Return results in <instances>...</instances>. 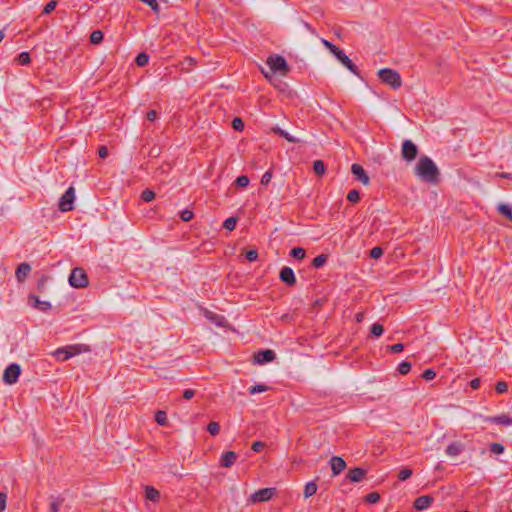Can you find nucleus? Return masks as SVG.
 <instances>
[{"instance_id":"nucleus-1","label":"nucleus","mask_w":512,"mask_h":512,"mask_svg":"<svg viewBox=\"0 0 512 512\" xmlns=\"http://www.w3.org/2000/svg\"><path fill=\"white\" fill-rule=\"evenodd\" d=\"M414 174L423 182L437 184L440 180V170L428 156L422 155L414 168Z\"/></svg>"},{"instance_id":"nucleus-2","label":"nucleus","mask_w":512,"mask_h":512,"mask_svg":"<svg viewBox=\"0 0 512 512\" xmlns=\"http://www.w3.org/2000/svg\"><path fill=\"white\" fill-rule=\"evenodd\" d=\"M266 64L270 69V73L265 72L263 69L261 71L265 78L267 79H270L271 76L275 73H279L282 76H286L290 70L286 59L278 54L270 55L266 60Z\"/></svg>"},{"instance_id":"nucleus-3","label":"nucleus","mask_w":512,"mask_h":512,"mask_svg":"<svg viewBox=\"0 0 512 512\" xmlns=\"http://www.w3.org/2000/svg\"><path fill=\"white\" fill-rule=\"evenodd\" d=\"M90 351V348L88 345L86 344H75V345H68V346H65V347H62V348H58L55 352H54V355L56 356V358L60 361H66L68 359H70L71 357L75 356V355H78V354H81V353H85V352H89Z\"/></svg>"},{"instance_id":"nucleus-4","label":"nucleus","mask_w":512,"mask_h":512,"mask_svg":"<svg viewBox=\"0 0 512 512\" xmlns=\"http://www.w3.org/2000/svg\"><path fill=\"white\" fill-rule=\"evenodd\" d=\"M378 77L382 83L390 86L393 90H397L402 86L400 74L390 68H382L378 71Z\"/></svg>"},{"instance_id":"nucleus-5","label":"nucleus","mask_w":512,"mask_h":512,"mask_svg":"<svg viewBox=\"0 0 512 512\" xmlns=\"http://www.w3.org/2000/svg\"><path fill=\"white\" fill-rule=\"evenodd\" d=\"M69 284L73 288H85L88 286V276L83 268L76 267L74 268L69 276Z\"/></svg>"},{"instance_id":"nucleus-6","label":"nucleus","mask_w":512,"mask_h":512,"mask_svg":"<svg viewBox=\"0 0 512 512\" xmlns=\"http://www.w3.org/2000/svg\"><path fill=\"white\" fill-rule=\"evenodd\" d=\"M419 149L415 143L406 139L402 142L401 156L407 162H412L416 159Z\"/></svg>"},{"instance_id":"nucleus-7","label":"nucleus","mask_w":512,"mask_h":512,"mask_svg":"<svg viewBox=\"0 0 512 512\" xmlns=\"http://www.w3.org/2000/svg\"><path fill=\"white\" fill-rule=\"evenodd\" d=\"M21 374V368L18 364L12 363L6 367L3 373V382L7 385H13L18 381Z\"/></svg>"},{"instance_id":"nucleus-8","label":"nucleus","mask_w":512,"mask_h":512,"mask_svg":"<svg viewBox=\"0 0 512 512\" xmlns=\"http://www.w3.org/2000/svg\"><path fill=\"white\" fill-rule=\"evenodd\" d=\"M74 199H75V190L73 187H69L59 200V204H58L59 210L61 212L71 211L73 209Z\"/></svg>"},{"instance_id":"nucleus-9","label":"nucleus","mask_w":512,"mask_h":512,"mask_svg":"<svg viewBox=\"0 0 512 512\" xmlns=\"http://www.w3.org/2000/svg\"><path fill=\"white\" fill-rule=\"evenodd\" d=\"M337 60L345 66L351 73H353L356 76H359V69L358 67L351 61V59L344 53L343 50H341L339 47L337 50H335L332 53Z\"/></svg>"},{"instance_id":"nucleus-10","label":"nucleus","mask_w":512,"mask_h":512,"mask_svg":"<svg viewBox=\"0 0 512 512\" xmlns=\"http://www.w3.org/2000/svg\"><path fill=\"white\" fill-rule=\"evenodd\" d=\"M279 279L289 287L294 286L297 282L293 269L288 266H284L280 270Z\"/></svg>"},{"instance_id":"nucleus-11","label":"nucleus","mask_w":512,"mask_h":512,"mask_svg":"<svg viewBox=\"0 0 512 512\" xmlns=\"http://www.w3.org/2000/svg\"><path fill=\"white\" fill-rule=\"evenodd\" d=\"M275 493L274 488H262L251 495L253 502H264L272 498Z\"/></svg>"},{"instance_id":"nucleus-12","label":"nucleus","mask_w":512,"mask_h":512,"mask_svg":"<svg viewBox=\"0 0 512 512\" xmlns=\"http://www.w3.org/2000/svg\"><path fill=\"white\" fill-rule=\"evenodd\" d=\"M367 474V470L361 468V467H354L351 468L348 473L346 474V480L352 482V483H358L361 482Z\"/></svg>"},{"instance_id":"nucleus-13","label":"nucleus","mask_w":512,"mask_h":512,"mask_svg":"<svg viewBox=\"0 0 512 512\" xmlns=\"http://www.w3.org/2000/svg\"><path fill=\"white\" fill-rule=\"evenodd\" d=\"M276 357V354L273 350H261V351H258L257 353H255L254 355V360L256 363L258 364H266L268 362H271L275 359Z\"/></svg>"},{"instance_id":"nucleus-14","label":"nucleus","mask_w":512,"mask_h":512,"mask_svg":"<svg viewBox=\"0 0 512 512\" xmlns=\"http://www.w3.org/2000/svg\"><path fill=\"white\" fill-rule=\"evenodd\" d=\"M28 303L33 306L35 309L40 311H49L51 309V303L48 301L40 300L36 295L30 294L28 296Z\"/></svg>"},{"instance_id":"nucleus-15","label":"nucleus","mask_w":512,"mask_h":512,"mask_svg":"<svg viewBox=\"0 0 512 512\" xmlns=\"http://www.w3.org/2000/svg\"><path fill=\"white\" fill-rule=\"evenodd\" d=\"M351 172L356 177V179L359 180L362 184H364V185L369 184V181H370L369 176L367 175L366 171L364 170V168L361 165H359L357 163L352 164Z\"/></svg>"},{"instance_id":"nucleus-16","label":"nucleus","mask_w":512,"mask_h":512,"mask_svg":"<svg viewBox=\"0 0 512 512\" xmlns=\"http://www.w3.org/2000/svg\"><path fill=\"white\" fill-rule=\"evenodd\" d=\"M330 466L333 475L336 476L339 475L346 468V462L341 457L333 456L330 459Z\"/></svg>"},{"instance_id":"nucleus-17","label":"nucleus","mask_w":512,"mask_h":512,"mask_svg":"<svg viewBox=\"0 0 512 512\" xmlns=\"http://www.w3.org/2000/svg\"><path fill=\"white\" fill-rule=\"evenodd\" d=\"M433 501V497L429 495H423L415 499L413 506L416 510L422 511L429 508Z\"/></svg>"},{"instance_id":"nucleus-18","label":"nucleus","mask_w":512,"mask_h":512,"mask_svg":"<svg viewBox=\"0 0 512 512\" xmlns=\"http://www.w3.org/2000/svg\"><path fill=\"white\" fill-rule=\"evenodd\" d=\"M237 454L234 451H227L221 455L220 466L230 468L237 460Z\"/></svg>"},{"instance_id":"nucleus-19","label":"nucleus","mask_w":512,"mask_h":512,"mask_svg":"<svg viewBox=\"0 0 512 512\" xmlns=\"http://www.w3.org/2000/svg\"><path fill=\"white\" fill-rule=\"evenodd\" d=\"M31 271V266L30 264L24 262V263H21L17 269H16V272H15V276H16V279L18 282H24V280L26 279V277L29 275Z\"/></svg>"},{"instance_id":"nucleus-20","label":"nucleus","mask_w":512,"mask_h":512,"mask_svg":"<svg viewBox=\"0 0 512 512\" xmlns=\"http://www.w3.org/2000/svg\"><path fill=\"white\" fill-rule=\"evenodd\" d=\"M486 422L495 423L503 426H510L512 425V418L506 414L498 415V416H492L487 417L485 419Z\"/></svg>"},{"instance_id":"nucleus-21","label":"nucleus","mask_w":512,"mask_h":512,"mask_svg":"<svg viewBox=\"0 0 512 512\" xmlns=\"http://www.w3.org/2000/svg\"><path fill=\"white\" fill-rule=\"evenodd\" d=\"M463 451V445L459 442H452L446 448V454L448 456H458Z\"/></svg>"},{"instance_id":"nucleus-22","label":"nucleus","mask_w":512,"mask_h":512,"mask_svg":"<svg viewBox=\"0 0 512 512\" xmlns=\"http://www.w3.org/2000/svg\"><path fill=\"white\" fill-rule=\"evenodd\" d=\"M272 131L275 134H277L278 136L285 138L290 143H298L299 142V139H297L294 136L290 135L288 132H286L285 130H283L280 127H274V128H272Z\"/></svg>"},{"instance_id":"nucleus-23","label":"nucleus","mask_w":512,"mask_h":512,"mask_svg":"<svg viewBox=\"0 0 512 512\" xmlns=\"http://www.w3.org/2000/svg\"><path fill=\"white\" fill-rule=\"evenodd\" d=\"M317 489H318V486L315 481L307 482L304 486V491H303L304 497L309 498V497L315 495L317 492Z\"/></svg>"},{"instance_id":"nucleus-24","label":"nucleus","mask_w":512,"mask_h":512,"mask_svg":"<svg viewBox=\"0 0 512 512\" xmlns=\"http://www.w3.org/2000/svg\"><path fill=\"white\" fill-rule=\"evenodd\" d=\"M145 497L146 499L156 502L159 500L160 493L154 487L146 486L145 487Z\"/></svg>"},{"instance_id":"nucleus-25","label":"nucleus","mask_w":512,"mask_h":512,"mask_svg":"<svg viewBox=\"0 0 512 512\" xmlns=\"http://www.w3.org/2000/svg\"><path fill=\"white\" fill-rule=\"evenodd\" d=\"M206 317L210 321L214 322L217 326H223V324L225 322V317L224 316L215 314L213 312L207 311L206 312Z\"/></svg>"},{"instance_id":"nucleus-26","label":"nucleus","mask_w":512,"mask_h":512,"mask_svg":"<svg viewBox=\"0 0 512 512\" xmlns=\"http://www.w3.org/2000/svg\"><path fill=\"white\" fill-rule=\"evenodd\" d=\"M155 421L160 426H165L168 423L167 414L165 411L159 410L155 413Z\"/></svg>"},{"instance_id":"nucleus-27","label":"nucleus","mask_w":512,"mask_h":512,"mask_svg":"<svg viewBox=\"0 0 512 512\" xmlns=\"http://www.w3.org/2000/svg\"><path fill=\"white\" fill-rule=\"evenodd\" d=\"M328 256L325 254L318 255L312 260V266L316 269L321 268L327 262Z\"/></svg>"},{"instance_id":"nucleus-28","label":"nucleus","mask_w":512,"mask_h":512,"mask_svg":"<svg viewBox=\"0 0 512 512\" xmlns=\"http://www.w3.org/2000/svg\"><path fill=\"white\" fill-rule=\"evenodd\" d=\"M291 257L302 260L306 256V251L301 247H295L290 251Z\"/></svg>"},{"instance_id":"nucleus-29","label":"nucleus","mask_w":512,"mask_h":512,"mask_svg":"<svg viewBox=\"0 0 512 512\" xmlns=\"http://www.w3.org/2000/svg\"><path fill=\"white\" fill-rule=\"evenodd\" d=\"M63 502L64 499L61 497L53 498L50 503L49 512H58Z\"/></svg>"},{"instance_id":"nucleus-30","label":"nucleus","mask_w":512,"mask_h":512,"mask_svg":"<svg viewBox=\"0 0 512 512\" xmlns=\"http://www.w3.org/2000/svg\"><path fill=\"white\" fill-rule=\"evenodd\" d=\"M384 332V328L382 324L374 323L370 328V334L373 337H380Z\"/></svg>"},{"instance_id":"nucleus-31","label":"nucleus","mask_w":512,"mask_h":512,"mask_svg":"<svg viewBox=\"0 0 512 512\" xmlns=\"http://www.w3.org/2000/svg\"><path fill=\"white\" fill-rule=\"evenodd\" d=\"M103 41V32L95 30L90 35V42L92 44H100Z\"/></svg>"},{"instance_id":"nucleus-32","label":"nucleus","mask_w":512,"mask_h":512,"mask_svg":"<svg viewBox=\"0 0 512 512\" xmlns=\"http://www.w3.org/2000/svg\"><path fill=\"white\" fill-rule=\"evenodd\" d=\"M135 62L139 67H144L149 62V56L144 52L139 53L135 59Z\"/></svg>"},{"instance_id":"nucleus-33","label":"nucleus","mask_w":512,"mask_h":512,"mask_svg":"<svg viewBox=\"0 0 512 512\" xmlns=\"http://www.w3.org/2000/svg\"><path fill=\"white\" fill-rule=\"evenodd\" d=\"M313 170L316 175H323L325 173V164L322 160H316L313 164Z\"/></svg>"},{"instance_id":"nucleus-34","label":"nucleus","mask_w":512,"mask_h":512,"mask_svg":"<svg viewBox=\"0 0 512 512\" xmlns=\"http://www.w3.org/2000/svg\"><path fill=\"white\" fill-rule=\"evenodd\" d=\"M269 389V387L267 385H264V384H256L252 387L249 388V393L251 395H254L256 393H262V392H266L267 390Z\"/></svg>"},{"instance_id":"nucleus-35","label":"nucleus","mask_w":512,"mask_h":512,"mask_svg":"<svg viewBox=\"0 0 512 512\" xmlns=\"http://www.w3.org/2000/svg\"><path fill=\"white\" fill-rule=\"evenodd\" d=\"M411 370V363L408 362V361H402L399 365H398V372L401 374V375H406L410 372Z\"/></svg>"},{"instance_id":"nucleus-36","label":"nucleus","mask_w":512,"mask_h":512,"mask_svg":"<svg viewBox=\"0 0 512 512\" xmlns=\"http://www.w3.org/2000/svg\"><path fill=\"white\" fill-rule=\"evenodd\" d=\"M17 62L20 65H28L31 62L30 54L28 52H22L17 57Z\"/></svg>"},{"instance_id":"nucleus-37","label":"nucleus","mask_w":512,"mask_h":512,"mask_svg":"<svg viewBox=\"0 0 512 512\" xmlns=\"http://www.w3.org/2000/svg\"><path fill=\"white\" fill-rule=\"evenodd\" d=\"M236 223L237 219L235 217H229L224 221L223 227L228 231H233L236 227Z\"/></svg>"},{"instance_id":"nucleus-38","label":"nucleus","mask_w":512,"mask_h":512,"mask_svg":"<svg viewBox=\"0 0 512 512\" xmlns=\"http://www.w3.org/2000/svg\"><path fill=\"white\" fill-rule=\"evenodd\" d=\"M234 183L237 187L245 188L249 185V178L245 175H241L236 178Z\"/></svg>"},{"instance_id":"nucleus-39","label":"nucleus","mask_w":512,"mask_h":512,"mask_svg":"<svg viewBox=\"0 0 512 512\" xmlns=\"http://www.w3.org/2000/svg\"><path fill=\"white\" fill-rule=\"evenodd\" d=\"M154 198H155V193H154V191H152V190H150V189H145V190L141 193V199H142L144 202H150V201H152Z\"/></svg>"},{"instance_id":"nucleus-40","label":"nucleus","mask_w":512,"mask_h":512,"mask_svg":"<svg viewBox=\"0 0 512 512\" xmlns=\"http://www.w3.org/2000/svg\"><path fill=\"white\" fill-rule=\"evenodd\" d=\"M207 431L212 435L216 436L220 431V426L217 422H210L207 426Z\"/></svg>"},{"instance_id":"nucleus-41","label":"nucleus","mask_w":512,"mask_h":512,"mask_svg":"<svg viewBox=\"0 0 512 512\" xmlns=\"http://www.w3.org/2000/svg\"><path fill=\"white\" fill-rule=\"evenodd\" d=\"M411 475H412V470L409 468H404L399 471L398 479L400 481H405V480L409 479L411 477Z\"/></svg>"},{"instance_id":"nucleus-42","label":"nucleus","mask_w":512,"mask_h":512,"mask_svg":"<svg viewBox=\"0 0 512 512\" xmlns=\"http://www.w3.org/2000/svg\"><path fill=\"white\" fill-rule=\"evenodd\" d=\"M380 495L376 492L370 493L365 496V502L368 504H375L379 501Z\"/></svg>"},{"instance_id":"nucleus-43","label":"nucleus","mask_w":512,"mask_h":512,"mask_svg":"<svg viewBox=\"0 0 512 512\" xmlns=\"http://www.w3.org/2000/svg\"><path fill=\"white\" fill-rule=\"evenodd\" d=\"M360 199V194H359V191L353 189L351 191H349L348 195H347V200L352 202V203H356L358 202Z\"/></svg>"},{"instance_id":"nucleus-44","label":"nucleus","mask_w":512,"mask_h":512,"mask_svg":"<svg viewBox=\"0 0 512 512\" xmlns=\"http://www.w3.org/2000/svg\"><path fill=\"white\" fill-rule=\"evenodd\" d=\"M421 377L426 381H430L436 377V372L433 369H426L421 374Z\"/></svg>"},{"instance_id":"nucleus-45","label":"nucleus","mask_w":512,"mask_h":512,"mask_svg":"<svg viewBox=\"0 0 512 512\" xmlns=\"http://www.w3.org/2000/svg\"><path fill=\"white\" fill-rule=\"evenodd\" d=\"M193 217H194L193 212L188 209H185V210L181 211V213H180V218L184 222H188V221L192 220Z\"/></svg>"},{"instance_id":"nucleus-46","label":"nucleus","mask_w":512,"mask_h":512,"mask_svg":"<svg viewBox=\"0 0 512 512\" xmlns=\"http://www.w3.org/2000/svg\"><path fill=\"white\" fill-rule=\"evenodd\" d=\"M49 277L46 275H42L37 281V289L39 292H43L48 281Z\"/></svg>"},{"instance_id":"nucleus-47","label":"nucleus","mask_w":512,"mask_h":512,"mask_svg":"<svg viewBox=\"0 0 512 512\" xmlns=\"http://www.w3.org/2000/svg\"><path fill=\"white\" fill-rule=\"evenodd\" d=\"M141 2L147 4L154 12L159 13L160 6L157 0H140Z\"/></svg>"},{"instance_id":"nucleus-48","label":"nucleus","mask_w":512,"mask_h":512,"mask_svg":"<svg viewBox=\"0 0 512 512\" xmlns=\"http://www.w3.org/2000/svg\"><path fill=\"white\" fill-rule=\"evenodd\" d=\"M495 390L499 394L506 393L508 390V385L505 381H499L496 383Z\"/></svg>"},{"instance_id":"nucleus-49","label":"nucleus","mask_w":512,"mask_h":512,"mask_svg":"<svg viewBox=\"0 0 512 512\" xmlns=\"http://www.w3.org/2000/svg\"><path fill=\"white\" fill-rule=\"evenodd\" d=\"M490 451L494 454H502L504 452V446L500 443H492L490 445Z\"/></svg>"},{"instance_id":"nucleus-50","label":"nucleus","mask_w":512,"mask_h":512,"mask_svg":"<svg viewBox=\"0 0 512 512\" xmlns=\"http://www.w3.org/2000/svg\"><path fill=\"white\" fill-rule=\"evenodd\" d=\"M383 255V249L376 246L370 250V257L373 259H379Z\"/></svg>"},{"instance_id":"nucleus-51","label":"nucleus","mask_w":512,"mask_h":512,"mask_svg":"<svg viewBox=\"0 0 512 512\" xmlns=\"http://www.w3.org/2000/svg\"><path fill=\"white\" fill-rule=\"evenodd\" d=\"M232 127L236 130V131H242L244 129V122L242 121L241 118H234L233 121H232Z\"/></svg>"},{"instance_id":"nucleus-52","label":"nucleus","mask_w":512,"mask_h":512,"mask_svg":"<svg viewBox=\"0 0 512 512\" xmlns=\"http://www.w3.org/2000/svg\"><path fill=\"white\" fill-rule=\"evenodd\" d=\"M57 6V2L55 0H51L48 2L43 9V14H50Z\"/></svg>"},{"instance_id":"nucleus-53","label":"nucleus","mask_w":512,"mask_h":512,"mask_svg":"<svg viewBox=\"0 0 512 512\" xmlns=\"http://www.w3.org/2000/svg\"><path fill=\"white\" fill-rule=\"evenodd\" d=\"M499 211L505 215L507 218H509L510 220H512V209L507 206V205H501L499 207Z\"/></svg>"},{"instance_id":"nucleus-54","label":"nucleus","mask_w":512,"mask_h":512,"mask_svg":"<svg viewBox=\"0 0 512 512\" xmlns=\"http://www.w3.org/2000/svg\"><path fill=\"white\" fill-rule=\"evenodd\" d=\"M246 259L249 261V262H254L258 259V252L257 250H249L246 252Z\"/></svg>"},{"instance_id":"nucleus-55","label":"nucleus","mask_w":512,"mask_h":512,"mask_svg":"<svg viewBox=\"0 0 512 512\" xmlns=\"http://www.w3.org/2000/svg\"><path fill=\"white\" fill-rule=\"evenodd\" d=\"M272 179V172L270 170L266 171L262 178H261V184L262 185H268Z\"/></svg>"},{"instance_id":"nucleus-56","label":"nucleus","mask_w":512,"mask_h":512,"mask_svg":"<svg viewBox=\"0 0 512 512\" xmlns=\"http://www.w3.org/2000/svg\"><path fill=\"white\" fill-rule=\"evenodd\" d=\"M321 42L331 53H333L338 48L336 45L326 39H322Z\"/></svg>"},{"instance_id":"nucleus-57","label":"nucleus","mask_w":512,"mask_h":512,"mask_svg":"<svg viewBox=\"0 0 512 512\" xmlns=\"http://www.w3.org/2000/svg\"><path fill=\"white\" fill-rule=\"evenodd\" d=\"M7 494L0 492V512H3L6 508Z\"/></svg>"},{"instance_id":"nucleus-58","label":"nucleus","mask_w":512,"mask_h":512,"mask_svg":"<svg viewBox=\"0 0 512 512\" xmlns=\"http://www.w3.org/2000/svg\"><path fill=\"white\" fill-rule=\"evenodd\" d=\"M390 351H392L393 353H400L403 351L404 349V345L402 343H396L394 345H391L389 347Z\"/></svg>"},{"instance_id":"nucleus-59","label":"nucleus","mask_w":512,"mask_h":512,"mask_svg":"<svg viewBox=\"0 0 512 512\" xmlns=\"http://www.w3.org/2000/svg\"><path fill=\"white\" fill-rule=\"evenodd\" d=\"M265 444L261 441H256L252 444V447L251 449L254 451V452H260L263 448H264Z\"/></svg>"},{"instance_id":"nucleus-60","label":"nucleus","mask_w":512,"mask_h":512,"mask_svg":"<svg viewBox=\"0 0 512 512\" xmlns=\"http://www.w3.org/2000/svg\"><path fill=\"white\" fill-rule=\"evenodd\" d=\"M146 118L148 121H155L158 118V113L155 110H150L146 114Z\"/></svg>"},{"instance_id":"nucleus-61","label":"nucleus","mask_w":512,"mask_h":512,"mask_svg":"<svg viewBox=\"0 0 512 512\" xmlns=\"http://www.w3.org/2000/svg\"><path fill=\"white\" fill-rule=\"evenodd\" d=\"M194 395H195V390H192V389H186L183 392V398L186 400H190L191 398L194 397Z\"/></svg>"},{"instance_id":"nucleus-62","label":"nucleus","mask_w":512,"mask_h":512,"mask_svg":"<svg viewBox=\"0 0 512 512\" xmlns=\"http://www.w3.org/2000/svg\"><path fill=\"white\" fill-rule=\"evenodd\" d=\"M98 155H99V157H100V158H102V159L106 158V157H107V155H108V149H107V147H106V146H101V147H99V149H98Z\"/></svg>"},{"instance_id":"nucleus-63","label":"nucleus","mask_w":512,"mask_h":512,"mask_svg":"<svg viewBox=\"0 0 512 512\" xmlns=\"http://www.w3.org/2000/svg\"><path fill=\"white\" fill-rule=\"evenodd\" d=\"M481 381L479 378H474L470 381L469 385L472 389L476 390L480 387Z\"/></svg>"},{"instance_id":"nucleus-64","label":"nucleus","mask_w":512,"mask_h":512,"mask_svg":"<svg viewBox=\"0 0 512 512\" xmlns=\"http://www.w3.org/2000/svg\"><path fill=\"white\" fill-rule=\"evenodd\" d=\"M495 177L504 178V179H512V174L506 173V172H501V173H496Z\"/></svg>"}]
</instances>
